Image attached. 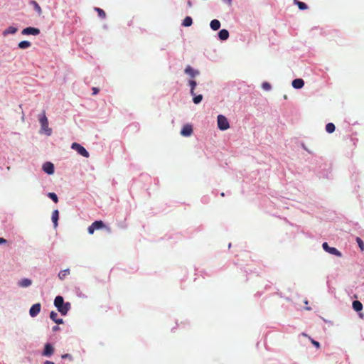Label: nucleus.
Wrapping results in <instances>:
<instances>
[{"instance_id":"obj_51","label":"nucleus","mask_w":364,"mask_h":364,"mask_svg":"<svg viewBox=\"0 0 364 364\" xmlns=\"http://www.w3.org/2000/svg\"><path fill=\"white\" fill-rule=\"evenodd\" d=\"M351 139L354 141L353 144H355V142L358 141V139Z\"/></svg>"},{"instance_id":"obj_9","label":"nucleus","mask_w":364,"mask_h":364,"mask_svg":"<svg viewBox=\"0 0 364 364\" xmlns=\"http://www.w3.org/2000/svg\"><path fill=\"white\" fill-rule=\"evenodd\" d=\"M322 248L325 252H326L332 255H335L338 257H341L343 255L341 252L339 251L338 249H336L334 247H330L327 242H323Z\"/></svg>"},{"instance_id":"obj_25","label":"nucleus","mask_w":364,"mask_h":364,"mask_svg":"<svg viewBox=\"0 0 364 364\" xmlns=\"http://www.w3.org/2000/svg\"><path fill=\"white\" fill-rule=\"evenodd\" d=\"M352 307L355 312H360L363 310V306L360 301L355 300L353 301Z\"/></svg>"},{"instance_id":"obj_27","label":"nucleus","mask_w":364,"mask_h":364,"mask_svg":"<svg viewBox=\"0 0 364 364\" xmlns=\"http://www.w3.org/2000/svg\"><path fill=\"white\" fill-rule=\"evenodd\" d=\"M294 4L296 5L301 11L306 10L309 8L308 5L305 2L300 1L299 0L294 1Z\"/></svg>"},{"instance_id":"obj_60","label":"nucleus","mask_w":364,"mask_h":364,"mask_svg":"<svg viewBox=\"0 0 364 364\" xmlns=\"http://www.w3.org/2000/svg\"><path fill=\"white\" fill-rule=\"evenodd\" d=\"M213 193H214V194H215V195H216V194H217V192H216L215 191H213Z\"/></svg>"},{"instance_id":"obj_35","label":"nucleus","mask_w":364,"mask_h":364,"mask_svg":"<svg viewBox=\"0 0 364 364\" xmlns=\"http://www.w3.org/2000/svg\"><path fill=\"white\" fill-rule=\"evenodd\" d=\"M262 88L265 91H270L272 90V85L268 82H263L262 84Z\"/></svg>"},{"instance_id":"obj_28","label":"nucleus","mask_w":364,"mask_h":364,"mask_svg":"<svg viewBox=\"0 0 364 364\" xmlns=\"http://www.w3.org/2000/svg\"><path fill=\"white\" fill-rule=\"evenodd\" d=\"M92 9L97 13L100 19L106 18L107 15L103 9H100V7H93Z\"/></svg>"},{"instance_id":"obj_14","label":"nucleus","mask_w":364,"mask_h":364,"mask_svg":"<svg viewBox=\"0 0 364 364\" xmlns=\"http://www.w3.org/2000/svg\"><path fill=\"white\" fill-rule=\"evenodd\" d=\"M193 133V126L190 124H185L181 130L180 134L185 137L190 136Z\"/></svg>"},{"instance_id":"obj_17","label":"nucleus","mask_w":364,"mask_h":364,"mask_svg":"<svg viewBox=\"0 0 364 364\" xmlns=\"http://www.w3.org/2000/svg\"><path fill=\"white\" fill-rule=\"evenodd\" d=\"M32 279L30 278H22L18 281V286L21 288H27L32 284Z\"/></svg>"},{"instance_id":"obj_36","label":"nucleus","mask_w":364,"mask_h":364,"mask_svg":"<svg viewBox=\"0 0 364 364\" xmlns=\"http://www.w3.org/2000/svg\"><path fill=\"white\" fill-rule=\"evenodd\" d=\"M309 339L310 340L311 343H312V345L316 348V349H319L320 347H321V344L318 341L314 340V338H312L310 336H308Z\"/></svg>"},{"instance_id":"obj_29","label":"nucleus","mask_w":364,"mask_h":364,"mask_svg":"<svg viewBox=\"0 0 364 364\" xmlns=\"http://www.w3.org/2000/svg\"><path fill=\"white\" fill-rule=\"evenodd\" d=\"M197 82L194 79H190L188 81V85L190 87V94H193L195 92V89L197 86Z\"/></svg>"},{"instance_id":"obj_7","label":"nucleus","mask_w":364,"mask_h":364,"mask_svg":"<svg viewBox=\"0 0 364 364\" xmlns=\"http://www.w3.org/2000/svg\"><path fill=\"white\" fill-rule=\"evenodd\" d=\"M105 101L102 100L99 105V109L97 110V114L95 115L97 117H99L102 122L107 121V112L105 106Z\"/></svg>"},{"instance_id":"obj_56","label":"nucleus","mask_w":364,"mask_h":364,"mask_svg":"<svg viewBox=\"0 0 364 364\" xmlns=\"http://www.w3.org/2000/svg\"><path fill=\"white\" fill-rule=\"evenodd\" d=\"M304 304H305V306H307V304H308V301H307V300H305V301H304Z\"/></svg>"},{"instance_id":"obj_11","label":"nucleus","mask_w":364,"mask_h":364,"mask_svg":"<svg viewBox=\"0 0 364 364\" xmlns=\"http://www.w3.org/2000/svg\"><path fill=\"white\" fill-rule=\"evenodd\" d=\"M42 171L50 176L55 173V166L51 161H46L42 165Z\"/></svg>"},{"instance_id":"obj_19","label":"nucleus","mask_w":364,"mask_h":364,"mask_svg":"<svg viewBox=\"0 0 364 364\" xmlns=\"http://www.w3.org/2000/svg\"><path fill=\"white\" fill-rule=\"evenodd\" d=\"M59 215L60 213L58 209H55L52 212L51 220L55 228L58 226Z\"/></svg>"},{"instance_id":"obj_59","label":"nucleus","mask_w":364,"mask_h":364,"mask_svg":"<svg viewBox=\"0 0 364 364\" xmlns=\"http://www.w3.org/2000/svg\"><path fill=\"white\" fill-rule=\"evenodd\" d=\"M103 28H104L105 29H107V25H104V26H103Z\"/></svg>"},{"instance_id":"obj_4","label":"nucleus","mask_w":364,"mask_h":364,"mask_svg":"<svg viewBox=\"0 0 364 364\" xmlns=\"http://www.w3.org/2000/svg\"><path fill=\"white\" fill-rule=\"evenodd\" d=\"M70 148L75 151L77 154L85 158H89L90 156V152L80 143L73 142Z\"/></svg>"},{"instance_id":"obj_6","label":"nucleus","mask_w":364,"mask_h":364,"mask_svg":"<svg viewBox=\"0 0 364 364\" xmlns=\"http://www.w3.org/2000/svg\"><path fill=\"white\" fill-rule=\"evenodd\" d=\"M55 353V348L52 343L46 342L41 351V355L46 358H51Z\"/></svg>"},{"instance_id":"obj_20","label":"nucleus","mask_w":364,"mask_h":364,"mask_svg":"<svg viewBox=\"0 0 364 364\" xmlns=\"http://www.w3.org/2000/svg\"><path fill=\"white\" fill-rule=\"evenodd\" d=\"M230 36L229 31L227 29H221L218 33V38L220 41H226Z\"/></svg>"},{"instance_id":"obj_13","label":"nucleus","mask_w":364,"mask_h":364,"mask_svg":"<svg viewBox=\"0 0 364 364\" xmlns=\"http://www.w3.org/2000/svg\"><path fill=\"white\" fill-rule=\"evenodd\" d=\"M184 73L189 75L191 78L200 75V71L188 65L184 69Z\"/></svg>"},{"instance_id":"obj_15","label":"nucleus","mask_w":364,"mask_h":364,"mask_svg":"<svg viewBox=\"0 0 364 364\" xmlns=\"http://www.w3.org/2000/svg\"><path fill=\"white\" fill-rule=\"evenodd\" d=\"M18 31V27L14 24L8 26L2 32L3 36H7L9 35H14Z\"/></svg>"},{"instance_id":"obj_31","label":"nucleus","mask_w":364,"mask_h":364,"mask_svg":"<svg viewBox=\"0 0 364 364\" xmlns=\"http://www.w3.org/2000/svg\"><path fill=\"white\" fill-rule=\"evenodd\" d=\"M325 129H326V132L328 133V134H332L335 132L336 130V126L332 122H328L326 124V127H325Z\"/></svg>"},{"instance_id":"obj_26","label":"nucleus","mask_w":364,"mask_h":364,"mask_svg":"<svg viewBox=\"0 0 364 364\" xmlns=\"http://www.w3.org/2000/svg\"><path fill=\"white\" fill-rule=\"evenodd\" d=\"M70 273V270L69 268H67L65 269H63V270H60L58 274V277L59 278V279L60 280H63L65 279V278L69 275Z\"/></svg>"},{"instance_id":"obj_21","label":"nucleus","mask_w":364,"mask_h":364,"mask_svg":"<svg viewBox=\"0 0 364 364\" xmlns=\"http://www.w3.org/2000/svg\"><path fill=\"white\" fill-rule=\"evenodd\" d=\"M29 4L33 6L34 11L38 14V16L41 15L42 9L39 4L36 0H30Z\"/></svg>"},{"instance_id":"obj_53","label":"nucleus","mask_w":364,"mask_h":364,"mask_svg":"<svg viewBox=\"0 0 364 364\" xmlns=\"http://www.w3.org/2000/svg\"><path fill=\"white\" fill-rule=\"evenodd\" d=\"M301 335L304 336L308 337V335L306 333H304V332L301 333Z\"/></svg>"},{"instance_id":"obj_42","label":"nucleus","mask_w":364,"mask_h":364,"mask_svg":"<svg viewBox=\"0 0 364 364\" xmlns=\"http://www.w3.org/2000/svg\"><path fill=\"white\" fill-rule=\"evenodd\" d=\"M60 328L59 325H58V324H56L55 326H53L52 327V331H53V332H56V331H60Z\"/></svg>"},{"instance_id":"obj_47","label":"nucleus","mask_w":364,"mask_h":364,"mask_svg":"<svg viewBox=\"0 0 364 364\" xmlns=\"http://www.w3.org/2000/svg\"><path fill=\"white\" fill-rule=\"evenodd\" d=\"M262 294V292L258 291V292H257V293L255 294V296H260Z\"/></svg>"},{"instance_id":"obj_39","label":"nucleus","mask_w":364,"mask_h":364,"mask_svg":"<svg viewBox=\"0 0 364 364\" xmlns=\"http://www.w3.org/2000/svg\"><path fill=\"white\" fill-rule=\"evenodd\" d=\"M301 148H302L304 150H305L306 151H307L309 154H311V155H312L311 156H313L314 155V154H313V152H312L311 150H309V149L306 147V146L305 145V144H304V142H301Z\"/></svg>"},{"instance_id":"obj_58","label":"nucleus","mask_w":364,"mask_h":364,"mask_svg":"<svg viewBox=\"0 0 364 364\" xmlns=\"http://www.w3.org/2000/svg\"><path fill=\"white\" fill-rule=\"evenodd\" d=\"M97 114V112L95 114V115H92V117H96V118H98L99 119H100L99 117H97L95 115Z\"/></svg>"},{"instance_id":"obj_8","label":"nucleus","mask_w":364,"mask_h":364,"mask_svg":"<svg viewBox=\"0 0 364 364\" xmlns=\"http://www.w3.org/2000/svg\"><path fill=\"white\" fill-rule=\"evenodd\" d=\"M217 122L218 128L221 131L227 130L230 127V124L227 117L223 114L218 115Z\"/></svg>"},{"instance_id":"obj_10","label":"nucleus","mask_w":364,"mask_h":364,"mask_svg":"<svg viewBox=\"0 0 364 364\" xmlns=\"http://www.w3.org/2000/svg\"><path fill=\"white\" fill-rule=\"evenodd\" d=\"M21 33L23 36H38L41 33V30L34 26H27L21 30Z\"/></svg>"},{"instance_id":"obj_54","label":"nucleus","mask_w":364,"mask_h":364,"mask_svg":"<svg viewBox=\"0 0 364 364\" xmlns=\"http://www.w3.org/2000/svg\"><path fill=\"white\" fill-rule=\"evenodd\" d=\"M220 196H221L222 197H224V196H225V193H224V192H222V193H220Z\"/></svg>"},{"instance_id":"obj_41","label":"nucleus","mask_w":364,"mask_h":364,"mask_svg":"<svg viewBox=\"0 0 364 364\" xmlns=\"http://www.w3.org/2000/svg\"><path fill=\"white\" fill-rule=\"evenodd\" d=\"M100 92V88L97 87H92V95H95L98 94Z\"/></svg>"},{"instance_id":"obj_57","label":"nucleus","mask_w":364,"mask_h":364,"mask_svg":"<svg viewBox=\"0 0 364 364\" xmlns=\"http://www.w3.org/2000/svg\"><path fill=\"white\" fill-rule=\"evenodd\" d=\"M304 304H305V306H307V304H308V301H307V300H305V301H304Z\"/></svg>"},{"instance_id":"obj_49","label":"nucleus","mask_w":364,"mask_h":364,"mask_svg":"<svg viewBox=\"0 0 364 364\" xmlns=\"http://www.w3.org/2000/svg\"><path fill=\"white\" fill-rule=\"evenodd\" d=\"M351 139L354 141L353 144H355V142L358 141V139Z\"/></svg>"},{"instance_id":"obj_24","label":"nucleus","mask_w":364,"mask_h":364,"mask_svg":"<svg viewBox=\"0 0 364 364\" xmlns=\"http://www.w3.org/2000/svg\"><path fill=\"white\" fill-rule=\"evenodd\" d=\"M220 26V21L218 19H213L210 23V27L214 31L219 30Z\"/></svg>"},{"instance_id":"obj_12","label":"nucleus","mask_w":364,"mask_h":364,"mask_svg":"<svg viewBox=\"0 0 364 364\" xmlns=\"http://www.w3.org/2000/svg\"><path fill=\"white\" fill-rule=\"evenodd\" d=\"M41 310V303H35L33 304L30 309H29V315L31 318L36 317Z\"/></svg>"},{"instance_id":"obj_33","label":"nucleus","mask_w":364,"mask_h":364,"mask_svg":"<svg viewBox=\"0 0 364 364\" xmlns=\"http://www.w3.org/2000/svg\"><path fill=\"white\" fill-rule=\"evenodd\" d=\"M74 292L76 294L77 296L80 298H87V296L85 295L82 291H81L80 288L79 287H75L74 288Z\"/></svg>"},{"instance_id":"obj_23","label":"nucleus","mask_w":364,"mask_h":364,"mask_svg":"<svg viewBox=\"0 0 364 364\" xmlns=\"http://www.w3.org/2000/svg\"><path fill=\"white\" fill-rule=\"evenodd\" d=\"M31 46V43L27 40H23L18 43L17 48L21 50H26Z\"/></svg>"},{"instance_id":"obj_38","label":"nucleus","mask_w":364,"mask_h":364,"mask_svg":"<svg viewBox=\"0 0 364 364\" xmlns=\"http://www.w3.org/2000/svg\"><path fill=\"white\" fill-rule=\"evenodd\" d=\"M200 201L203 204H208L210 201V198L209 196L205 195L202 196V198H200Z\"/></svg>"},{"instance_id":"obj_43","label":"nucleus","mask_w":364,"mask_h":364,"mask_svg":"<svg viewBox=\"0 0 364 364\" xmlns=\"http://www.w3.org/2000/svg\"><path fill=\"white\" fill-rule=\"evenodd\" d=\"M43 364H55L53 361L46 360L43 362Z\"/></svg>"},{"instance_id":"obj_40","label":"nucleus","mask_w":364,"mask_h":364,"mask_svg":"<svg viewBox=\"0 0 364 364\" xmlns=\"http://www.w3.org/2000/svg\"><path fill=\"white\" fill-rule=\"evenodd\" d=\"M8 243V240L2 237H0V246Z\"/></svg>"},{"instance_id":"obj_62","label":"nucleus","mask_w":364,"mask_h":364,"mask_svg":"<svg viewBox=\"0 0 364 364\" xmlns=\"http://www.w3.org/2000/svg\"><path fill=\"white\" fill-rule=\"evenodd\" d=\"M292 364H298V363H293Z\"/></svg>"},{"instance_id":"obj_2","label":"nucleus","mask_w":364,"mask_h":364,"mask_svg":"<svg viewBox=\"0 0 364 364\" xmlns=\"http://www.w3.org/2000/svg\"><path fill=\"white\" fill-rule=\"evenodd\" d=\"M53 305L56 308L58 312L61 316H65L71 309V304L69 301H65L64 297L61 295H58L54 299Z\"/></svg>"},{"instance_id":"obj_1","label":"nucleus","mask_w":364,"mask_h":364,"mask_svg":"<svg viewBox=\"0 0 364 364\" xmlns=\"http://www.w3.org/2000/svg\"><path fill=\"white\" fill-rule=\"evenodd\" d=\"M306 161L309 164V170L313 171L320 178H331V168L327 164L322 157L314 155L308 158Z\"/></svg>"},{"instance_id":"obj_37","label":"nucleus","mask_w":364,"mask_h":364,"mask_svg":"<svg viewBox=\"0 0 364 364\" xmlns=\"http://www.w3.org/2000/svg\"><path fill=\"white\" fill-rule=\"evenodd\" d=\"M61 358L63 360H68L70 362H72L73 360V357L70 353H64V354L61 355Z\"/></svg>"},{"instance_id":"obj_45","label":"nucleus","mask_w":364,"mask_h":364,"mask_svg":"<svg viewBox=\"0 0 364 364\" xmlns=\"http://www.w3.org/2000/svg\"><path fill=\"white\" fill-rule=\"evenodd\" d=\"M225 3L228 4L229 6L232 4V0H223Z\"/></svg>"},{"instance_id":"obj_52","label":"nucleus","mask_w":364,"mask_h":364,"mask_svg":"<svg viewBox=\"0 0 364 364\" xmlns=\"http://www.w3.org/2000/svg\"><path fill=\"white\" fill-rule=\"evenodd\" d=\"M277 294L280 297H283V296H282V293H280V292H277Z\"/></svg>"},{"instance_id":"obj_30","label":"nucleus","mask_w":364,"mask_h":364,"mask_svg":"<svg viewBox=\"0 0 364 364\" xmlns=\"http://www.w3.org/2000/svg\"><path fill=\"white\" fill-rule=\"evenodd\" d=\"M192 24H193V18L189 16H186L181 23V26H184V27H189Z\"/></svg>"},{"instance_id":"obj_32","label":"nucleus","mask_w":364,"mask_h":364,"mask_svg":"<svg viewBox=\"0 0 364 364\" xmlns=\"http://www.w3.org/2000/svg\"><path fill=\"white\" fill-rule=\"evenodd\" d=\"M47 196L55 203H57L59 200L58 196L55 192H48Z\"/></svg>"},{"instance_id":"obj_5","label":"nucleus","mask_w":364,"mask_h":364,"mask_svg":"<svg viewBox=\"0 0 364 364\" xmlns=\"http://www.w3.org/2000/svg\"><path fill=\"white\" fill-rule=\"evenodd\" d=\"M105 230L107 234H111L112 230L111 228L105 224L102 220H95L92 223V232L95 230Z\"/></svg>"},{"instance_id":"obj_34","label":"nucleus","mask_w":364,"mask_h":364,"mask_svg":"<svg viewBox=\"0 0 364 364\" xmlns=\"http://www.w3.org/2000/svg\"><path fill=\"white\" fill-rule=\"evenodd\" d=\"M355 241L361 252L364 251V242L360 237H356Z\"/></svg>"},{"instance_id":"obj_46","label":"nucleus","mask_w":364,"mask_h":364,"mask_svg":"<svg viewBox=\"0 0 364 364\" xmlns=\"http://www.w3.org/2000/svg\"><path fill=\"white\" fill-rule=\"evenodd\" d=\"M88 234L91 235V225L87 228Z\"/></svg>"},{"instance_id":"obj_48","label":"nucleus","mask_w":364,"mask_h":364,"mask_svg":"<svg viewBox=\"0 0 364 364\" xmlns=\"http://www.w3.org/2000/svg\"><path fill=\"white\" fill-rule=\"evenodd\" d=\"M141 177H142V178H149V176H146V175H141Z\"/></svg>"},{"instance_id":"obj_16","label":"nucleus","mask_w":364,"mask_h":364,"mask_svg":"<svg viewBox=\"0 0 364 364\" xmlns=\"http://www.w3.org/2000/svg\"><path fill=\"white\" fill-rule=\"evenodd\" d=\"M49 318L58 325L64 323V320L62 318H59L58 313L55 311H51L50 312Z\"/></svg>"},{"instance_id":"obj_44","label":"nucleus","mask_w":364,"mask_h":364,"mask_svg":"<svg viewBox=\"0 0 364 364\" xmlns=\"http://www.w3.org/2000/svg\"><path fill=\"white\" fill-rule=\"evenodd\" d=\"M187 6L188 8H191L193 6L192 1L191 0H187Z\"/></svg>"},{"instance_id":"obj_22","label":"nucleus","mask_w":364,"mask_h":364,"mask_svg":"<svg viewBox=\"0 0 364 364\" xmlns=\"http://www.w3.org/2000/svg\"><path fill=\"white\" fill-rule=\"evenodd\" d=\"M190 95L192 96V101L195 105L200 104L203 99V95H201V94L197 95L195 92H193V94H190Z\"/></svg>"},{"instance_id":"obj_18","label":"nucleus","mask_w":364,"mask_h":364,"mask_svg":"<svg viewBox=\"0 0 364 364\" xmlns=\"http://www.w3.org/2000/svg\"><path fill=\"white\" fill-rule=\"evenodd\" d=\"M291 86L296 90L301 89L304 86V80L302 78H296L292 80Z\"/></svg>"},{"instance_id":"obj_50","label":"nucleus","mask_w":364,"mask_h":364,"mask_svg":"<svg viewBox=\"0 0 364 364\" xmlns=\"http://www.w3.org/2000/svg\"><path fill=\"white\" fill-rule=\"evenodd\" d=\"M351 139L354 141L353 144H355V142L358 141V139Z\"/></svg>"},{"instance_id":"obj_61","label":"nucleus","mask_w":364,"mask_h":364,"mask_svg":"<svg viewBox=\"0 0 364 364\" xmlns=\"http://www.w3.org/2000/svg\"><path fill=\"white\" fill-rule=\"evenodd\" d=\"M328 289H329V291L333 292L332 289L330 288V287H329V286H328Z\"/></svg>"},{"instance_id":"obj_3","label":"nucleus","mask_w":364,"mask_h":364,"mask_svg":"<svg viewBox=\"0 0 364 364\" xmlns=\"http://www.w3.org/2000/svg\"><path fill=\"white\" fill-rule=\"evenodd\" d=\"M38 121L41 124L40 133L44 134L47 136H50L52 134L53 131L52 129L49 127L48 119L44 110L38 114Z\"/></svg>"},{"instance_id":"obj_55","label":"nucleus","mask_w":364,"mask_h":364,"mask_svg":"<svg viewBox=\"0 0 364 364\" xmlns=\"http://www.w3.org/2000/svg\"><path fill=\"white\" fill-rule=\"evenodd\" d=\"M305 309H306V310L309 311V310H311V307H308V306H306V307L305 308Z\"/></svg>"}]
</instances>
